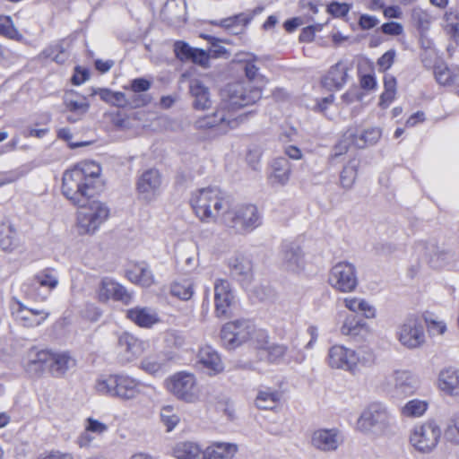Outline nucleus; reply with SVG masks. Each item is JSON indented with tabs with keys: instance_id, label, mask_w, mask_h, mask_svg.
Instances as JSON below:
<instances>
[{
	"instance_id": "obj_52",
	"label": "nucleus",
	"mask_w": 459,
	"mask_h": 459,
	"mask_svg": "<svg viewBox=\"0 0 459 459\" xmlns=\"http://www.w3.org/2000/svg\"><path fill=\"white\" fill-rule=\"evenodd\" d=\"M166 366V360L157 357H148L141 362V368L149 374L155 375L162 371Z\"/></svg>"
},
{
	"instance_id": "obj_5",
	"label": "nucleus",
	"mask_w": 459,
	"mask_h": 459,
	"mask_svg": "<svg viewBox=\"0 0 459 459\" xmlns=\"http://www.w3.org/2000/svg\"><path fill=\"white\" fill-rule=\"evenodd\" d=\"M62 193L74 205L85 204L88 197H92L94 186L84 181L78 169L66 170L62 178Z\"/></svg>"
},
{
	"instance_id": "obj_44",
	"label": "nucleus",
	"mask_w": 459,
	"mask_h": 459,
	"mask_svg": "<svg viewBox=\"0 0 459 459\" xmlns=\"http://www.w3.org/2000/svg\"><path fill=\"white\" fill-rule=\"evenodd\" d=\"M74 169H78V172L82 174V178L84 181L90 182L91 186H94V180L100 177L101 172L100 166L92 160L81 162L74 166Z\"/></svg>"
},
{
	"instance_id": "obj_6",
	"label": "nucleus",
	"mask_w": 459,
	"mask_h": 459,
	"mask_svg": "<svg viewBox=\"0 0 459 459\" xmlns=\"http://www.w3.org/2000/svg\"><path fill=\"white\" fill-rule=\"evenodd\" d=\"M80 208L78 224L84 233H94L109 215L108 207L99 200L88 197L85 204H76Z\"/></svg>"
},
{
	"instance_id": "obj_16",
	"label": "nucleus",
	"mask_w": 459,
	"mask_h": 459,
	"mask_svg": "<svg viewBox=\"0 0 459 459\" xmlns=\"http://www.w3.org/2000/svg\"><path fill=\"white\" fill-rule=\"evenodd\" d=\"M264 6H257L252 11H247L235 14L230 17L221 20L220 22H212L214 25L221 26L234 35L241 34L245 31V28L251 22L255 15L260 14L264 11Z\"/></svg>"
},
{
	"instance_id": "obj_14",
	"label": "nucleus",
	"mask_w": 459,
	"mask_h": 459,
	"mask_svg": "<svg viewBox=\"0 0 459 459\" xmlns=\"http://www.w3.org/2000/svg\"><path fill=\"white\" fill-rule=\"evenodd\" d=\"M279 258L281 267L287 272L298 273L305 267L304 252L301 247L296 242H282L280 248Z\"/></svg>"
},
{
	"instance_id": "obj_48",
	"label": "nucleus",
	"mask_w": 459,
	"mask_h": 459,
	"mask_svg": "<svg viewBox=\"0 0 459 459\" xmlns=\"http://www.w3.org/2000/svg\"><path fill=\"white\" fill-rule=\"evenodd\" d=\"M170 292L182 300H189L194 294L193 282L190 280L174 282L171 285Z\"/></svg>"
},
{
	"instance_id": "obj_47",
	"label": "nucleus",
	"mask_w": 459,
	"mask_h": 459,
	"mask_svg": "<svg viewBox=\"0 0 459 459\" xmlns=\"http://www.w3.org/2000/svg\"><path fill=\"white\" fill-rule=\"evenodd\" d=\"M73 93H66L64 97V104L66 109L78 116H83L90 108V104L86 101L85 98L83 100L79 101L72 98Z\"/></svg>"
},
{
	"instance_id": "obj_7",
	"label": "nucleus",
	"mask_w": 459,
	"mask_h": 459,
	"mask_svg": "<svg viewBox=\"0 0 459 459\" xmlns=\"http://www.w3.org/2000/svg\"><path fill=\"white\" fill-rule=\"evenodd\" d=\"M391 417L381 403H372L363 411L358 420V428L376 436L383 435L390 427Z\"/></svg>"
},
{
	"instance_id": "obj_1",
	"label": "nucleus",
	"mask_w": 459,
	"mask_h": 459,
	"mask_svg": "<svg viewBox=\"0 0 459 459\" xmlns=\"http://www.w3.org/2000/svg\"><path fill=\"white\" fill-rule=\"evenodd\" d=\"M221 99L220 108L212 116H207L199 121L201 127H219L221 133H226L237 127L239 121L242 122L245 119L247 114L233 117L231 111L255 104L261 100V91L257 87L232 82L221 89Z\"/></svg>"
},
{
	"instance_id": "obj_33",
	"label": "nucleus",
	"mask_w": 459,
	"mask_h": 459,
	"mask_svg": "<svg viewBox=\"0 0 459 459\" xmlns=\"http://www.w3.org/2000/svg\"><path fill=\"white\" fill-rule=\"evenodd\" d=\"M416 390V381L407 371H397L394 375V392L396 395H411Z\"/></svg>"
},
{
	"instance_id": "obj_15",
	"label": "nucleus",
	"mask_w": 459,
	"mask_h": 459,
	"mask_svg": "<svg viewBox=\"0 0 459 459\" xmlns=\"http://www.w3.org/2000/svg\"><path fill=\"white\" fill-rule=\"evenodd\" d=\"M234 294L227 280L218 279L214 282V313L219 318L229 317L232 314L231 307Z\"/></svg>"
},
{
	"instance_id": "obj_37",
	"label": "nucleus",
	"mask_w": 459,
	"mask_h": 459,
	"mask_svg": "<svg viewBox=\"0 0 459 459\" xmlns=\"http://www.w3.org/2000/svg\"><path fill=\"white\" fill-rule=\"evenodd\" d=\"M273 175L272 178L273 181L279 183L281 186L287 184L290 179L291 171V166L287 158L279 157L273 161Z\"/></svg>"
},
{
	"instance_id": "obj_27",
	"label": "nucleus",
	"mask_w": 459,
	"mask_h": 459,
	"mask_svg": "<svg viewBox=\"0 0 459 459\" xmlns=\"http://www.w3.org/2000/svg\"><path fill=\"white\" fill-rule=\"evenodd\" d=\"M312 444L323 451L335 450L339 446L337 433L334 429L317 430L313 434Z\"/></svg>"
},
{
	"instance_id": "obj_53",
	"label": "nucleus",
	"mask_w": 459,
	"mask_h": 459,
	"mask_svg": "<svg viewBox=\"0 0 459 459\" xmlns=\"http://www.w3.org/2000/svg\"><path fill=\"white\" fill-rule=\"evenodd\" d=\"M0 34L13 39L22 38L9 16H0Z\"/></svg>"
},
{
	"instance_id": "obj_55",
	"label": "nucleus",
	"mask_w": 459,
	"mask_h": 459,
	"mask_svg": "<svg viewBox=\"0 0 459 459\" xmlns=\"http://www.w3.org/2000/svg\"><path fill=\"white\" fill-rule=\"evenodd\" d=\"M248 342H250L254 347L264 350L268 342V334L264 330L256 329L254 325V331Z\"/></svg>"
},
{
	"instance_id": "obj_9",
	"label": "nucleus",
	"mask_w": 459,
	"mask_h": 459,
	"mask_svg": "<svg viewBox=\"0 0 459 459\" xmlns=\"http://www.w3.org/2000/svg\"><path fill=\"white\" fill-rule=\"evenodd\" d=\"M397 337L404 347L419 348L425 342L422 319L417 315H409L398 327Z\"/></svg>"
},
{
	"instance_id": "obj_59",
	"label": "nucleus",
	"mask_w": 459,
	"mask_h": 459,
	"mask_svg": "<svg viewBox=\"0 0 459 459\" xmlns=\"http://www.w3.org/2000/svg\"><path fill=\"white\" fill-rule=\"evenodd\" d=\"M189 61H192L194 64L199 65L202 67L207 68L209 67L210 54L208 51L202 48H194L193 54L191 55Z\"/></svg>"
},
{
	"instance_id": "obj_35",
	"label": "nucleus",
	"mask_w": 459,
	"mask_h": 459,
	"mask_svg": "<svg viewBox=\"0 0 459 459\" xmlns=\"http://www.w3.org/2000/svg\"><path fill=\"white\" fill-rule=\"evenodd\" d=\"M204 451L194 442H179L173 448V455L178 459H204Z\"/></svg>"
},
{
	"instance_id": "obj_54",
	"label": "nucleus",
	"mask_w": 459,
	"mask_h": 459,
	"mask_svg": "<svg viewBox=\"0 0 459 459\" xmlns=\"http://www.w3.org/2000/svg\"><path fill=\"white\" fill-rule=\"evenodd\" d=\"M172 410L171 406H165L160 411V419L167 427V431H171L179 422V417L172 413Z\"/></svg>"
},
{
	"instance_id": "obj_64",
	"label": "nucleus",
	"mask_w": 459,
	"mask_h": 459,
	"mask_svg": "<svg viewBox=\"0 0 459 459\" xmlns=\"http://www.w3.org/2000/svg\"><path fill=\"white\" fill-rule=\"evenodd\" d=\"M151 82L145 78H136L131 82V90L134 93L147 91L151 88Z\"/></svg>"
},
{
	"instance_id": "obj_57",
	"label": "nucleus",
	"mask_w": 459,
	"mask_h": 459,
	"mask_svg": "<svg viewBox=\"0 0 459 459\" xmlns=\"http://www.w3.org/2000/svg\"><path fill=\"white\" fill-rule=\"evenodd\" d=\"M351 10V4L347 3L332 2L327 6V12L333 17L342 18L348 14Z\"/></svg>"
},
{
	"instance_id": "obj_39",
	"label": "nucleus",
	"mask_w": 459,
	"mask_h": 459,
	"mask_svg": "<svg viewBox=\"0 0 459 459\" xmlns=\"http://www.w3.org/2000/svg\"><path fill=\"white\" fill-rule=\"evenodd\" d=\"M92 94L99 95L101 100L115 107L125 108L129 104L128 99L121 91H113L108 88H99L93 90Z\"/></svg>"
},
{
	"instance_id": "obj_61",
	"label": "nucleus",
	"mask_w": 459,
	"mask_h": 459,
	"mask_svg": "<svg viewBox=\"0 0 459 459\" xmlns=\"http://www.w3.org/2000/svg\"><path fill=\"white\" fill-rule=\"evenodd\" d=\"M381 31L386 35L399 36L403 33V28L399 22H389L382 24Z\"/></svg>"
},
{
	"instance_id": "obj_11",
	"label": "nucleus",
	"mask_w": 459,
	"mask_h": 459,
	"mask_svg": "<svg viewBox=\"0 0 459 459\" xmlns=\"http://www.w3.org/2000/svg\"><path fill=\"white\" fill-rule=\"evenodd\" d=\"M328 282L338 291H353L358 285L355 266L348 262L336 264L330 271Z\"/></svg>"
},
{
	"instance_id": "obj_28",
	"label": "nucleus",
	"mask_w": 459,
	"mask_h": 459,
	"mask_svg": "<svg viewBox=\"0 0 459 459\" xmlns=\"http://www.w3.org/2000/svg\"><path fill=\"white\" fill-rule=\"evenodd\" d=\"M161 184L160 172L150 169L144 171L138 179L137 189L139 193L149 195L159 189Z\"/></svg>"
},
{
	"instance_id": "obj_10",
	"label": "nucleus",
	"mask_w": 459,
	"mask_h": 459,
	"mask_svg": "<svg viewBox=\"0 0 459 459\" xmlns=\"http://www.w3.org/2000/svg\"><path fill=\"white\" fill-rule=\"evenodd\" d=\"M9 309L14 321L24 327L38 326L49 316V312L44 309L29 307L15 297L11 299Z\"/></svg>"
},
{
	"instance_id": "obj_24",
	"label": "nucleus",
	"mask_w": 459,
	"mask_h": 459,
	"mask_svg": "<svg viewBox=\"0 0 459 459\" xmlns=\"http://www.w3.org/2000/svg\"><path fill=\"white\" fill-rule=\"evenodd\" d=\"M347 67L341 62L333 65L327 74L322 78V84L329 90H339L346 82Z\"/></svg>"
},
{
	"instance_id": "obj_2",
	"label": "nucleus",
	"mask_w": 459,
	"mask_h": 459,
	"mask_svg": "<svg viewBox=\"0 0 459 459\" xmlns=\"http://www.w3.org/2000/svg\"><path fill=\"white\" fill-rule=\"evenodd\" d=\"M190 204L202 221L209 222L230 206V199L217 187H206L193 194Z\"/></svg>"
},
{
	"instance_id": "obj_49",
	"label": "nucleus",
	"mask_w": 459,
	"mask_h": 459,
	"mask_svg": "<svg viewBox=\"0 0 459 459\" xmlns=\"http://www.w3.org/2000/svg\"><path fill=\"white\" fill-rule=\"evenodd\" d=\"M444 438L453 445H459V414L453 415L447 420Z\"/></svg>"
},
{
	"instance_id": "obj_36",
	"label": "nucleus",
	"mask_w": 459,
	"mask_h": 459,
	"mask_svg": "<svg viewBox=\"0 0 459 459\" xmlns=\"http://www.w3.org/2000/svg\"><path fill=\"white\" fill-rule=\"evenodd\" d=\"M363 331H367V324L365 318L358 314L347 316L341 327V333L350 336H357Z\"/></svg>"
},
{
	"instance_id": "obj_32",
	"label": "nucleus",
	"mask_w": 459,
	"mask_h": 459,
	"mask_svg": "<svg viewBox=\"0 0 459 459\" xmlns=\"http://www.w3.org/2000/svg\"><path fill=\"white\" fill-rule=\"evenodd\" d=\"M354 145V135L351 128L348 129L342 139L333 146L328 157L330 165H335L339 160L348 152L351 145Z\"/></svg>"
},
{
	"instance_id": "obj_12",
	"label": "nucleus",
	"mask_w": 459,
	"mask_h": 459,
	"mask_svg": "<svg viewBox=\"0 0 459 459\" xmlns=\"http://www.w3.org/2000/svg\"><path fill=\"white\" fill-rule=\"evenodd\" d=\"M440 436V428L431 420L415 427L410 437V442L418 451L429 453L437 446Z\"/></svg>"
},
{
	"instance_id": "obj_51",
	"label": "nucleus",
	"mask_w": 459,
	"mask_h": 459,
	"mask_svg": "<svg viewBox=\"0 0 459 459\" xmlns=\"http://www.w3.org/2000/svg\"><path fill=\"white\" fill-rule=\"evenodd\" d=\"M427 408L428 404L424 401L411 400L403 406L402 412L407 417H420L426 411Z\"/></svg>"
},
{
	"instance_id": "obj_62",
	"label": "nucleus",
	"mask_w": 459,
	"mask_h": 459,
	"mask_svg": "<svg viewBox=\"0 0 459 459\" xmlns=\"http://www.w3.org/2000/svg\"><path fill=\"white\" fill-rule=\"evenodd\" d=\"M90 77V72L87 68L81 67L79 65L75 66L74 74L72 76V83L74 85H80L87 81Z\"/></svg>"
},
{
	"instance_id": "obj_29",
	"label": "nucleus",
	"mask_w": 459,
	"mask_h": 459,
	"mask_svg": "<svg viewBox=\"0 0 459 459\" xmlns=\"http://www.w3.org/2000/svg\"><path fill=\"white\" fill-rule=\"evenodd\" d=\"M238 451L237 446L230 443H215L203 454L204 459H232Z\"/></svg>"
},
{
	"instance_id": "obj_40",
	"label": "nucleus",
	"mask_w": 459,
	"mask_h": 459,
	"mask_svg": "<svg viewBox=\"0 0 459 459\" xmlns=\"http://www.w3.org/2000/svg\"><path fill=\"white\" fill-rule=\"evenodd\" d=\"M16 246V230L9 220L0 221V247L4 251L12 250Z\"/></svg>"
},
{
	"instance_id": "obj_23",
	"label": "nucleus",
	"mask_w": 459,
	"mask_h": 459,
	"mask_svg": "<svg viewBox=\"0 0 459 459\" xmlns=\"http://www.w3.org/2000/svg\"><path fill=\"white\" fill-rule=\"evenodd\" d=\"M117 346L124 352L126 360L129 361L143 351V342L129 333H123L118 337Z\"/></svg>"
},
{
	"instance_id": "obj_63",
	"label": "nucleus",
	"mask_w": 459,
	"mask_h": 459,
	"mask_svg": "<svg viewBox=\"0 0 459 459\" xmlns=\"http://www.w3.org/2000/svg\"><path fill=\"white\" fill-rule=\"evenodd\" d=\"M394 56L395 51L394 49L386 51L384 55L381 56V57L378 58L377 65L383 71L389 69L394 63Z\"/></svg>"
},
{
	"instance_id": "obj_50",
	"label": "nucleus",
	"mask_w": 459,
	"mask_h": 459,
	"mask_svg": "<svg viewBox=\"0 0 459 459\" xmlns=\"http://www.w3.org/2000/svg\"><path fill=\"white\" fill-rule=\"evenodd\" d=\"M454 253L446 250H439L437 248L433 255L430 256L429 264L431 267L439 269L448 265L454 260Z\"/></svg>"
},
{
	"instance_id": "obj_4",
	"label": "nucleus",
	"mask_w": 459,
	"mask_h": 459,
	"mask_svg": "<svg viewBox=\"0 0 459 459\" xmlns=\"http://www.w3.org/2000/svg\"><path fill=\"white\" fill-rule=\"evenodd\" d=\"M137 385L138 383L128 376L109 375L98 378L95 389L101 394L129 400L138 394Z\"/></svg>"
},
{
	"instance_id": "obj_45",
	"label": "nucleus",
	"mask_w": 459,
	"mask_h": 459,
	"mask_svg": "<svg viewBox=\"0 0 459 459\" xmlns=\"http://www.w3.org/2000/svg\"><path fill=\"white\" fill-rule=\"evenodd\" d=\"M281 399V394L278 391L266 389L260 391L255 399V405L261 410H271L274 408Z\"/></svg>"
},
{
	"instance_id": "obj_38",
	"label": "nucleus",
	"mask_w": 459,
	"mask_h": 459,
	"mask_svg": "<svg viewBox=\"0 0 459 459\" xmlns=\"http://www.w3.org/2000/svg\"><path fill=\"white\" fill-rule=\"evenodd\" d=\"M58 284V279L54 273L53 269L46 268L39 272L32 279L30 284V290H35L39 286L46 287L48 289V292L55 289Z\"/></svg>"
},
{
	"instance_id": "obj_56",
	"label": "nucleus",
	"mask_w": 459,
	"mask_h": 459,
	"mask_svg": "<svg viewBox=\"0 0 459 459\" xmlns=\"http://www.w3.org/2000/svg\"><path fill=\"white\" fill-rule=\"evenodd\" d=\"M193 49L194 48L184 41H177L174 45L175 55L181 61H189Z\"/></svg>"
},
{
	"instance_id": "obj_46",
	"label": "nucleus",
	"mask_w": 459,
	"mask_h": 459,
	"mask_svg": "<svg viewBox=\"0 0 459 459\" xmlns=\"http://www.w3.org/2000/svg\"><path fill=\"white\" fill-rule=\"evenodd\" d=\"M445 30L446 34L457 44L459 42V12H446L445 14Z\"/></svg>"
},
{
	"instance_id": "obj_43",
	"label": "nucleus",
	"mask_w": 459,
	"mask_h": 459,
	"mask_svg": "<svg viewBox=\"0 0 459 459\" xmlns=\"http://www.w3.org/2000/svg\"><path fill=\"white\" fill-rule=\"evenodd\" d=\"M129 279L143 287H149L154 282V276L144 263L136 265L134 272L129 273Z\"/></svg>"
},
{
	"instance_id": "obj_22",
	"label": "nucleus",
	"mask_w": 459,
	"mask_h": 459,
	"mask_svg": "<svg viewBox=\"0 0 459 459\" xmlns=\"http://www.w3.org/2000/svg\"><path fill=\"white\" fill-rule=\"evenodd\" d=\"M198 361L211 376L219 374L224 369L220 355L211 346L204 347L199 351Z\"/></svg>"
},
{
	"instance_id": "obj_21",
	"label": "nucleus",
	"mask_w": 459,
	"mask_h": 459,
	"mask_svg": "<svg viewBox=\"0 0 459 459\" xmlns=\"http://www.w3.org/2000/svg\"><path fill=\"white\" fill-rule=\"evenodd\" d=\"M74 366L75 360L69 355V353L50 352L47 370H48L53 377H61Z\"/></svg>"
},
{
	"instance_id": "obj_34",
	"label": "nucleus",
	"mask_w": 459,
	"mask_h": 459,
	"mask_svg": "<svg viewBox=\"0 0 459 459\" xmlns=\"http://www.w3.org/2000/svg\"><path fill=\"white\" fill-rule=\"evenodd\" d=\"M264 350L267 351L268 360L272 363H279L284 360L285 357H288L287 361L290 362L291 359H295L297 362H301L304 359L303 354L298 352L297 356L294 358L289 351L288 347L283 344H273L272 346L266 347Z\"/></svg>"
},
{
	"instance_id": "obj_20",
	"label": "nucleus",
	"mask_w": 459,
	"mask_h": 459,
	"mask_svg": "<svg viewBox=\"0 0 459 459\" xmlns=\"http://www.w3.org/2000/svg\"><path fill=\"white\" fill-rule=\"evenodd\" d=\"M189 92L194 99L193 107L195 109L204 110L212 106L210 91L199 79H191L189 82Z\"/></svg>"
},
{
	"instance_id": "obj_41",
	"label": "nucleus",
	"mask_w": 459,
	"mask_h": 459,
	"mask_svg": "<svg viewBox=\"0 0 459 459\" xmlns=\"http://www.w3.org/2000/svg\"><path fill=\"white\" fill-rule=\"evenodd\" d=\"M127 317L141 327H150L157 322L155 314L146 307H135L127 310Z\"/></svg>"
},
{
	"instance_id": "obj_42",
	"label": "nucleus",
	"mask_w": 459,
	"mask_h": 459,
	"mask_svg": "<svg viewBox=\"0 0 459 459\" xmlns=\"http://www.w3.org/2000/svg\"><path fill=\"white\" fill-rule=\"evenodd\" d=\"M434 75L437 82L441 85L453 84L456 86L459 68L451 69L445 64H439L434 66Z\"/></svg>"
},
{
	"instance_id": "obj_60",
	"label": "nucleus",
	"mask_w": 459,
	"mask_h": 459,
	"mask_svg": "<svg viewBox=\"0 0 459 459\" xmlns=\"http://www.w3.org/2000/svg\"><path fill=\"white\" fill-rule=\"evenodd\" d=\"M243 69H244L247 78L249 81L248 82H243V84L250 85L251 87H255L254 85H252L251 82L255 81L258 78V76H259L258 68L256 67V65H255L254 62H247L244 64ZM239 82L242 83V82ZM256 87L259 88L260 91H262L261 87H259V86H256Z\"/></svg>"
},
{
	"instance_id": "obj_18",
	"label": "nucleus",
	"mask_w": 459,
	"mask_h": 459,
	"mask_svg": "<svg viewBox=\"0 0 459 459\" xmlns=\"http://www.w3.org/2000/svg\"><path fill=\"white\" fill-rule=\"evenodd\" d=\"M99 299L102 302L108 301L109 299H113L117 301L127 305L132 300V295L127 290L117 281L109 278H104L100 285L99 289Z\"/></svg>"
},
{
	"instance_id": "obj_3",
	"label": "nucleus",
	"mask_w": 459,
	"mask_h": 459,
	"mask_svg": "<svg viewBox=\"0 0 459 459\" xmlns=\"http://www.w3.org/2000/svg\"><path fill=\"white\" fill-rule=\"evenodd\" d=\"M224 224L237 233L250 232L261 225V216L254 204H245L226 208L222 212Z\"/></svg>"
},
{
	"instance_id": "obj_31",
	"label": "nucleus",
	"mask_w": 459,
	"mask_h": 459,
	"mask_svg": "<svg viewBox=\"0 0 459 459\" xmlns=\"http://www.w3.org/2000/svg\"><path fill=\"white\" fill-rule=\"evenodd\" d=\"M359 160L351 159L340 172L339 186L345 191L351 190L358 177Z\"/></svg>"
},
{
	"instance_id": "obj_26",
	"label": "nucleus",
	"mask_w": 459,
	"mask_h": 459,
	"mask_svg": "<svg viewBox=\"0 0 459 459\" xmlns=\"http://www.w3.org/2000/svg\"><path fill=\"white\" fill-rule=\"evenodd\" d=\"M354 146L358 149H364L375 145L382 136L380 127L374 126L367 129H353Z\"/></svg>"
},
{
	"instance_id": "obj_8",
	"label": "nucleus",
	"mask_w": 459,
	"mask_h": 459,
	"mask_svg": "<svg viewBox=\"0 0 459 459\" xmlns=\"http://www.w3.org/2000/svg\"><path fill=\"white\" fill-rule=\"evenodd\" d=\"M254 331V324L247 319H237L223 325L221 330V340L227 349L234 350L242 343L248 342Z\"/></svg>"
},
{
	"instance_id": "obj_58",
	"label": "nucleus",
	"mask_w": 459,
	"mask_h": 459,
	"mask_svg": "<svg viewBox=\"0 0 459 459\" xmlns=\"http://www.w3.org/2000/svg\"><path fill=\"white\" fill-rule=\"evenodd\" d=\"M202 37L205 39H207L211 44V48L209 49L208 53L210 54V57H221L223 55L227 54V50L224 47L220 46L218 42L220 41L219 39L210 36V35H202Z\"/></svg>"
},
{
	"instance_id": "obj_17",
	"label": "nucleus",
	"mask_w": 459,
	"mask_h": 459,
	"mask_svg": "<svg viewBox=\"0 0 459 459\" xmlns=\"http://www.w3.org/2000/svg\"><path fill=\"white\" fill-rule=\"evenodd\" d=\"M358 356L353 350L342 345L333 346L328 352V363L331 368L352 370L358 362Z\"/></svg>"
},
{
	"instance_id": "obj_30",
	"label": "nucleus",
	"mask_w": 459,
	"mask_h": 459,
	"mask_svg": "<svg viewBox=\"0 0 459 459\" xmlns=\"http://www.w3.org/2000/svg\"><path fill=\"white\" fill-rule=\"evenodd\" d=\"M50 351L31 350L28 354L27 371L34 374L47 370Z\"/></svg>"
},
{
	"instance_id": "obj_19",
	"label": "nucleus",
	"mask_w": 459,
	"mask_h": 459,
	"mask_svg": "<svg viewBox=\"0 0 459 459\" xmlns=\"http://www.w3.org/2000/svg\"><path fill=\"white\" fill-rule=\"evenodd\" d=\"M231 276L242 286H248L253 278L252 262L244 256H236L229 261Z\"/></svg>"
},
{
	"instance_id": "obj_13",
	"label": "nucleus",
	"mask_w": 459,
	"mask_h": 459,
	"mask_svg": "<svg viewBox=\"0 0 459 459\" xmlns=\"http://www.w3.org/2000/svg\"><path fill=\"white\" fill-rule=\"evenodd\" d=\"M168 390L178 399L186 403L197 400L195 378L194 375L179 372L167 380Z\"/></svg>"
},
{
	"instance_id": "obj_25",
	"label": "nucleus",
	"mask_w": 459,
	"mask_h": 459,
	"mask_svg": "<svg viewBox=\"0 0 459 459\" xmlns=\"http://www.w3.org/2000/svg\"><path fill=\"white\" fill-rule=\"evenodd\" d=\"M438 381L442 391L453 396L459 395V369L448 368L442 370Z\"/></svg>"
}]
</instances>
